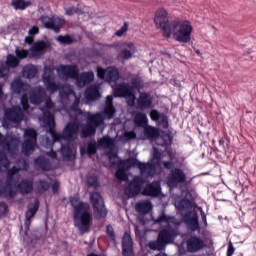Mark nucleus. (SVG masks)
<instances>
[{
	"instance_id": "nucleus-1",
	"label": "nucleus",
	"mask_w": 256,
	"mask_h": 256,
	"mask_svg": "<svg viewBox=\"0 0 256 256\" xmlns=\"http://www.w3.org/2000/svg\"><path fill=\"white\" fill-rule=\"evenodd\" d=\"M85 124H79V122H68L61 133L55 132L52 136L53 143H61V141H75L79 132L81 139H89V137H95L97 128L101 125H105V118L101 112L95 114L86 112Z\"/></svg>"
},
{
	"instance_id": "nucleus-2",
	"label": "nucleus",
	"mask_w": 256,
	"mask_h": 256,
	"mask_svg": "<svg viewBox=\"0 0 256 256\" xmlns=\"http://www.w3.org/2000/svg\"><path fill=\"white\" fill-rule=\"evenodd\" d=\"M70 205L73 206V220L75 227H78L80 233H89L91 223H93V216L91 215V208L85 202H79V197H70Z\"/></svg>"
},
{
	"instance_id": "nucleus-3",
	"label": "nucleus",
	"mask_w": 256,
	"mask_h": 256,
	"mask_svg": "<svg viewBox=\"0 0 256 256\" xmlns=\"http://www.w3.org/2000/svg\"><path fill=\"white\" fill-rule=\"evenodd\" d=\"M161 159H163L161 152L157 148H154V152L152 154V161H156V163H145L137 160L136 158H128L126 160V165L129 168L138 167L141 175H148V177H153V175H155L156 165L161 163Z\"/></svg>"
},
{
	"instance_id": "nucleus-4",
	"label": "nucleus",
	"mask_w": 256,
	"mask_h": 256,
	"mask_svg": "<svg viewBox=\"0 0 256 256\" xmlns=\"http://www.w3.org/2000/svg\"><path fill=\"white\" fill-rule=\"evenodd\" d=\"M177 235H179L177 229L168 226L159 232L156 241L149 242V249L152 251H163L169 243H173V241H175V237H177Z\"/></svg>"
},
{
	"instance_id": "nucleus-5",
	"label": "nucleus",
	"mask_w": 256,
	"mask_h": 256,
	"mask_svg": "<svg viewBox=\"0 0 256 256\" xmlns=\"http://www.w3.org/2000/svg\"><path fill=\"white\" fill-rule=\"evenodd\" d=\"M172 30L175 41L178 43H191V33H193V25L189 20H173Z\"/></svg>"
},
{
	"instance_id": "nucleus-6",
	"label": "nucleus",
	"mask_w": 256,
	"mask_h": 256,
	"mask_svg": "<svg viewBox=\"0 0 256 256\" xmlns=\"http://www.w3.org/2000/svg\"><path fill=\"white\" fill-rule=\"evenodd\" d=\"M154 23L156 25V29H160L162 31V35L165 39L171 38L173 33V22L169 21V12L167 9L161 7L156 10Z\"/></svg>"
},
{
	"instance_id": "nucleus-7",
	"label": "nucleus",
	"mask_w": 256,
	"mask_h": 256,
	"mask_svg": "<svg viewBox=\"0 0 256 256\" xmlns=\"http://www.w3.org/2000/svg\"><path fill=\"white\" fill-rule=\"evenodd\" d=\"M164 169L170 171V174L167 176V184L169 187L175 188L179 185L187 182V174L181 168H175V164L171 161H162Z\"/></svg>"
},
{
	"instance_id": "nucleus-8",
	"label": "nucleus",
	"mask_w": 256,
	"mask_h": 256,
	"mask_svg": "<svg viewBox=\"0 0 256 256\" xmlns=\"http://www.w3.org/2000/svg\"><path fill=\"white\" fill-rule=\"evenodd\" d=\"M90 203L92 204L94 217L97 221H101V219H105L107 215H109V210L105 206V200L101 193L92 192L90 193Z\"/></svg>"
},
{
	"instance_id": "nucleus-9",
	"label": "nucleus",
	"mask_w": 256,
	"mask_h": 256,
	"mask_svg": "<svg viewBox=\"0 0 256 256\" xmlns=\"http://www.w3.org/2000/svg\"><path fill=\"white\" fill-rule=\"evenodd\" d=\"M113 93L114 97H123L126 99V102L130 107L135 106L137 96L135 95V90L129 83L116 84L115 87H113Z\"/></svg>"
},
{
	"instance_id": "nucleus-10",
	"label": "nucleus",
	"mask_w": 256,
	"mask_h": 256,
	"mask_svg": "<svg viewBox=\"0 0 256 256\" xmlns=\"http://www.w3.org/2000/svg\"><path fill=\"white\" fill-rule=\"evenodd\" d=\"M37 147V131L28 128L24 131V142L22 143V153L29 157Z\"/></svg>"
},
{
	"instance_id": "nucleus-11",
	"label": "nucleus",
	"mask_w": 256,
	"mask_h": 256,
	"mask_svg": "<svg viewBox=\"0 0 256 256\" xmlns=\"http://www.w3.org/2000/svg\"><path fill=\"white\" fill-rule=\"evenodd\" d=\"M20 146L21 141L18 138H7L3 136V134H1L0 132V147H2L4 151H7L12 159H15V157H17Z\"/></svg>"
},
{
	"instance_id": "nucleus-12",
	"label": "nucleus",
	"mask_w": 256,
	"mask_h": 256,
	"mask_svg": "<svg viewBox=\"0 0 256 256\" xmlns=\"http://www.w3.org/2000/svg\"><path fill=\"white\" fill-rule=\"evenodd\" d=\"M145 183L147 180L142 176H134L132 181L125 188V193L129 197V199L133 197H137L143 191V187H145Z\"/></svg>"
},
{
	"instance_id": "nucleus-13",
	"label": "nucleus",
	"mask_w": 256,
	"mask_h": 256,
	"mask_svg": "<svg viewBox=\"0 0 256 256\" xmlns=\"http://www.w3.org/2000/svg\"><path fill=\"white\" fill-rule=\"evenodd\" d=\"M17 165H22V168H19L17 166H13L12 168H7L6 171V183L9 187H13L15 185V175L19 173V171H27L29 169V163H27V160L25 159H19L17 160Z\"/></svg>"
},
{
	"instance_id": "nucleus-14",
	"label": "nucleus",
	"mask_w": 256,
	"mask_h": 256,
	"mask_svg": "<svg viewBox=\"0 0 256 256\" xmlns=\"http://www.w3.org/2000/svg\"><path fill=\"white\" fill-rule=\"evenodd\" d=\"M97 76L99 79L107 81V83H117L119 81V70L115 67H98Z\"/></svg>"
},
{
	"instance_id": "nucleus-15",
	"label": "nucleus",
	"mask_w": 256,
	"mask_h": 256,
	"mask_svg": "<svg viewBox=\"0 0 256 256\" xmlns=\"http://www.w3.org/2000/svg\"><path fill=\"white\" fill-rule=\"evenodd\" d=\"M40 21L45 29L54 31V33H61V27H63V19L57 16H42Z\"/></svg>"
},
{
	"instance_id": "nucleus-16",
	"label": "nucleus",
	"mask_w": 256,
	"mask_h": 256,
	"mask_svg": "<svg viewBox=\"0 0 256 256\" xmlns=\"http://www.w3.org/2000/svg\"><path fill=\"white\" fill-rule=\"evenodd\" d=\"M24 117L25 115L23 114L21 106L15 105L4 110V119L9 121V123L19 124L21 121H23Z\"/></svg>"
},
{
	"instance_id": "nucleus-17",
	"label": "nucleus",
	"mask_w": 256,
	"mask_h": 256,
	"mask_svg": "<svg viewBox=\"0 0 256 256\" xmlns=\"http://www.w3.org/2000/svg\"><path fill=\"white\" fill-rule=\"evenodd\" d=\"M118 49H120L118 53V58L122 61H129V59H132L133 54L137 51V47H135V43L133 42L119 43Z\"/></svg>"
},
{
	"instance_id": "nucleus-18",
	"label": "nucleus",
	"mask_w": 256,
	"mask_h": 256,
	"mask_svg": "<svg viewBox=\"0 0 256 256\" xmlns=\"http://www.w3.org/2000/svg\"><path fill=\"white\" fill-rule=\"evenodd\" d=\"M186 247L189 253H199V251L207 247V244L201 237L194 235L187 239Z\"/></svg>"
},
{
	"instance_id": "nucleus-19",
	"label": "nucleus",
	"mask_w": 256,
	"mask_h": 256,
	"mask_svg": "<svg viewBox=\"0 0 256 256\" xmlns=\"http://www.w3.org/2000/svg\"><path fill=\"white\" fill-rule=\"evenodd\" d=\"M19 58L13 54H8L6 56L5 64L0 65V79L3 77H7V73H9V69H15V67H19ZM9 69H8V68Z\"/></svg>"
},
{
	"instance_id": "nucleus-20",
	"label": "nucleus",
	"mask_w": 256,
	"mask_h": 256,
	"mask_svg": "<svg viewBox=\"0 0 256 256\" xmlns=\"http://www.w3.org/2000/svg\"><path fill=\"white\" fill-rule=\"evenodd\" d=\"M47 99V92L42 86L33 88L29 95V101L32 105H41Z\"/></svg>"
},
{
	"instance_id": "nucleus-21",
	"label": "nucleus",
	"mask_w": 256,
	"mask_h": 256,
	"mask_svg": "<svg viewBox=\"0 0 256 256\" xmlns=\"http://www.w3.org/2000/svg\"><path fill=\"white\" fill-rule=\"evenodd\" d=\"M57 73L65 77V79H76L79 75V68L75 65H63L61 64L57 69Z\"/></svg>"
},
{
	"instance_id": "nucleus-22",
	"label": "nucleus",
	"mask_w": 256,
	"mask_h": 256,
	"mask_svg": "<svg viewBox=\"0 0 256 256\" xmlns=\"http://www.w3.org/2000/svg\"><path fill=\"white\" fill-rule=\"evenodd\" d=\"M51 49V44L43 40H38L32 44V47L29 49L33 57H41L47 51Z\"/></svg>"
},
{
	"instance_id": "nucleus-23",
	"label": "nucleus",
	"mask_w": 256,
	"mask_h": 256,
	"mask_svg": "<svg viewBox=\"0 0 256 256\" xmlns=\"http://www.w3.org/2000/svg\"><path fill=\"white\" fill-rule=\"evenodd\" d=\"M146 197H159L161 195V182L153 181L147 184L142 192Z\"/></svg>"
},
{
	"instance_id": "nucleus-24",
	"label": "nucleus",
	"mask_w": 256,
	"mask_h": 256,
	"mask_svg": "<svg viewBox=\"0 0 256 256\" xmlns=\"http://www.w3.org/2000/svg\"><path fill=\"white\" fill-rule=\"evenodd\" d=\"M60 153L64 161H73L75 160V153H77V150L73 143L68 142L66 144H61Z\"/></svg>"
},
{
	"instance_id": "nucleus-25",
	"label": "nucleus",
	"mask_w": 256,
	"mask_h": 256,
	"mask_svg": "<svg viewBox=\"0 0 256 256\" xmlns=\"http://www.w3.org/2000/svg\"><path fill=\"white\" fill-rule=\"evenodd\" d=\"M122 255L135 256L133 253V238H131V234L128 232H125L122 238Z\"/></svg>"
},
{
	"instance_id": "nucleus-26",
	"label": "nucleus",
	"mask_w": 256,
	"mask_h": 256,
	"mask_svg": "<svg viewBox=\"0 0 256 256\" xmlns=\"http://www.w3.org/2000/svg\"><path fill=\"white\" fill-rule=\"evenodd\" d=\"M137 105L139 109H151L153 107V96L148 92H140L137 98Z\"/></svg>"
},
{
	"instance_id": "nucleus-27",
	"label": "nucleus",
	"mask_w": 256,
	"mask_h": 256,
	"mask_svg": "<svg viewBox=\"0 0 256 256\" xmlns=\"http://www.w3.org/2000/svg\"><path fill=\"white\" fill-rule=\"evenodd\" d=\"M42 112H43V116H42V120L44 125H47V127L49 128V133L51 135V137H53V135H55V116H53V114L49 111V110H45V108H42Z\"/></svg>"
},
{
	"instance_id": "nucleus-28",
	"label": "nucleus",
	"mask_w": 256,
	"mask_h": 256,
	"mask_svg": "<svg viewBox=\"0 0 256 256\" xmlns=\"http://www.w3.org/2000/svg\"><path fill=\"white\" fill-rule=\"evenodd\" d=\"M42 81L50 93H55L56 91H59L61 89V85L59 83H56L55 77L51 74H44L42 77Z\"/></svg>"
},
{
	"instance_id": "nucleus-29",
	"label": "nucleus",
	"mask_w": 256,
	"mask_h": 256,
	"mask_svg": "<svg viewBox=\"0 0 256 256\" xmlns=\"http://www.w3.org/2000/svg\"><path fill=\"white\" fill-rule=\"evenodd\" d=\"M77 87H86L95 80V74L92 71L82 72L75 78Z\"/></svg>"
},
{
	"instance_id": "nucleus-30",
	"label": "nucleus",
	"mask_w": 256,
	"mask_h": 256,
	"mask_svg": "<svg viewBox=\"0 0 256 256\" xmlns=\"http://www.w3.org/2000/svg\"><path fill=\"white\" fill-rule=\"evenodd\" d=\"M30 88L31 86L21 81V79H15L11 83V89L16 95L27 94V91H29Z\"/></svg>"
},
{
	"instance_id": "nucleus-31",
	"label": "nucleus",
	"mask_w": 256,
	"mask_h": 256,
	"mask_svg": "<svg viewBox=\"0 0 256 256\" xmlns=\"http://www.w3.org/2000/svg\"><path fill=\"white\" fill-rule=\"evenodd\" d=\"M60 90L59 91V97H60V101L61 103H69V97L70 95H73V97H75V95L77 93H75V90H73V86L71 85H63V86H60Z\"/></svg>"
},
{
	"instance_id": "nucleus-32",
	"label": "nucleus",
	"mask_w": 256,
	"mask_h": 256,
	"mask_svg": "<svg viewBox=\"0 0 256 256\" xmlns=\"http://www.w3.org/2000/svg\"><path fill=\"white\" fill-rule=\"evenodd\" d=\"M84 97L86 101H97L101 98V92L99 91V86H88L84 92Z\"/></svg>"
},
{
	"instance_id": "nucleus-33",
	"label": "nucleus",
	"mask_w": 256,
	"mask_h": 256,
	"mask_svg": "<svg viewBox=\"0 0 256 256\" xmlns=\"http://www.w3.org/2000/svg\"><path fill=\"white\" fill-rule=\"evenodd\" d=\"M151 209H153V204L149 200H140L135 205V210L140 215H147Z\"/></svg>"
},
{
	"instance_id": "nucleus-34",
	"label": "nucleus",
	"mask_w": 256,
	"mask_h": 256,
	"mask_svg": "<svg viewBox=\"0 0 256 256\" xmlns=\"http://www.w3.org/2000/svg\"><path fill=\"white\" fill-rule=\"evenodd\" d=\"M34 165L41 171H51V161L44 156H38L34 159Z\"/></svg>"
},
{
	"instance_id": "nucleus-35",
	"label": "nucleus",
	"mask_w": 256,
	"mask_h": 256,
	"mask_svg": "<svg viewBox=\"0 0 256 256\" xmlns=\"http://www.w3.org/2000/svg\"><path fill=\"white\" fill-rule=\"evenodd\" d=\"M17 189L20 195H29V193L33 191V182L28 179H23L18 183Z\"/></svg>"
},
{
	"instance_id": "nucleus-36",
	"label": "nucleus",
	"mask_w": 256,
	"mask_h": 256,
	"mask_svg": "<svg viewBox=\"0 0 256 256\" xmlns=\"http://www.w3.org/2000/svg\"><path fill=\"white\" fill-rule=\"evenodd\" d=\"M97 150V141L92 140L86 144V149H80V153L81 155H84V153H86L88 157H93V155H97Z\"/></svg>"
},
{
	"instance_id": "nucleus-37",
	"label": "nucleus",
	"mask_w": 256,
	"mask_h": 256,
	"mask_svg": "<svg viewBox=\"0 0 256 256\" xmlns=\"http://www.w3.org/2000/svg\"><path fill=\"white\" fill-rule=\"evenodd\" d=\"M150 119L152 121H159V119H161L163 125H164V129H167V127H169V120L167 118V116L165 115H161V113H159V110L153 109L150 111Z\"/></svg>"
},
{
	"instance_id": "nucleus-38",
	"label": "nucleus",
	"mask_w": 256,
	"mask_h": 256,
	"mask_svg": "<svg viewBox=\"0 0 256 256\" xmlns=\"http://www.w3.org/2000/svg\"><path fill=\"white\" fill-rule=\"evenodd\" d=\"M155 223H168V225H181L175 216H167L165 213L160 215L156 220Z\"/></svg>"
},
{
	"instance_id": "nucleus-39",
	"label": "nucleus",
	"mask_w": 256,
	"mask_h": 256,
	"mask_svg": "<svg viewBox=\"0 0 256 256\" xmlns=\"http://www.w3.org/2000/svg\"><path fill=\"white\" fill-rule=\"evenodd\" d=\"M37 211H39V200L36 199L34 204L28 207V210L25 213L26 221H31L35 215H37Z\"/></svg>"
},
{
	"instance_id": "nucleus-40",
	"label": "nucleus",
	"mask_w": 256,
	"mask_h": 256,
	"mask_svg": "<svg viewBox=\"0 0 256 256\" xmlns=\"http://www.w3.org/2000/svg\"><path fill=\"white\" fill-rule=\"evenodd\" d=\"M134 123L137 127H145L149 123V119L147 118V114L143 112H138L134 116Z\"/></svg>"
},
{
	"instance_id": "nucleus-41",
	"label": "nucleus",
	"mask_w": 256,
	"mask_h": 256,
	"mask_svg": "<svg viewBox=\"0 0 256 256\" xmlns=\"http://www.w3.org/2000/svg\"><path fill=\"white\" fill-rule=\"evenodd\" d=\"M37 75V68L34 65L24 66L22 69V77L25 79H33Z\"/></svg>"
},
{
	"instance_id": "nucleus-42",
	"label": "nucleus",
	"mask_w": 256,
	"mask_h": 256,
	"mask_svg": "<svg viewBox=\"0 0 256 256\" xmlns=\"http://www.w3.org/2000/svg\"><path fill=\"white\" fill-rule=\"evenodd\" d=\"M74 98L75 99H74L72 105L70 106V111H73L74 115L76 117H79V116L83 115V111L81 110V108H79V104L81 103V97L77 96V94H75Z\"/></svg>"
},
{
	"instance_id": "nucleus-43",
	"label": "nucleus",
	"mask_w": 256,
	"mask_h": 256,
	"mask_svg": "<svg viewBox=\"0 0 256 256\" xmlns=\"http://www.w3.org/2000/svg\"><path fill=\"white\" fill-rule=\"evenodd\" d=\"M11 5L16 11H25L27 7L31 6V2L25 0H12Z\"/></svg>"
},
{
	"instance_id": "nucleus-44",
	"label": "nucleus",
	"mask_w": 256,
	"mask_h": 256,
	"mask_svg": "<svg viewBox=\"0 0 256 256\" xmlns=\"http://www.w3.org/2000/svg\"><path fill=\"white\" fill-rule=\"evenodd\" d=\"M144 135L147 139H157L159 137V130L153 126H146L144 128Z\"/></svg>"
},
{
	"instance_id": "nucleus-45",
	"label": "nucleus",
	"mask_w": 256,
	"mask_h": 256,
	"mask_svg": "<svg viewBox=\"0 0 256 256\" xmlns=\"http://www.w3.org/2000/svg\"><path fill=\"white\" fill-rule=\"evenodd\" d=\"M188 227L193 232L201 231V227L199 226V216H197V214L188 220Z\"/></svg>"
},
{
	"instance_id": "nucleus-46",
	"label": "nucleus",
	"mask_w": 256,
	"mask_h": 256,
	"mask_svg": "<svg viewBox=\"0 0 256 256\" xmlns=\"http://www.w3.org/2000/svg\"><path fill=\"white\" fill-rule=\"evenodd\" d=\"M131 85H132L131 87H133L134 91H135V89L137 91H141V89H143V87H145L143 78H141L140 76H134L132 78Z\"/></svg>"
},
{
	"instance_id": "nucleus-47",
	"label": "nucleus",
	"mask_w": 256,
	"mask_h": 256,
	"mask_svg": "<svg viewBox=\"0 0 256 256\" xmlns=\"http://www.w3.org/2000/svg\"><path fill=\"white\" fill-rule=\"evenodd\" d=\"M106 157H108L109 163L112 167H117L119 165V155L117 152H106Z\"/></svg>"
},
{
	"instance_id": "nucleus-48",
	"label": "nucleus",
	"mask_w": 256,
	"mask_h": 256,
	"mask_svg": "<svg viewBox=\"0 0 256 256\" xmlns=\"http://www.w3.org/2000/svg\"><path fill=\"white\" fill-rule=\"evenodd\" d=\"M87 185L88 187H94V189H97L101 186L99 183V178L95 175H91L87 178Z\"/></svg>"
},
{
	"instance_id": "nucleus-49",
	"label": "nucleus",
	"mask_w": 256,
	"mask_h": 256,
	"mask_svg": "<svg viewBox=\"0 0 256 256\" xmlns=\"http://www.w3.org/2000/svg\"><path fill=\"white\" fill-rule=\"evenodd\" d=\"M106 235L112 241V243H117V237L115 236V229L111 224L106 226Z\"/></svg>"
},
{
	"instance_id": "nucleus-50",
	"label": "nucleus",
	"mask_w": 256,
	"mask_h": 256,
	"mask_svg": "<svg viewBox=\"0 0 256 256\" xmlns=\"http://www.w3.org/2000/svg\"><path fill=\"white\" fill-rule=\"evenodd\" d=\"M6 188L4 189V196L6 199H13L17 192L13 190V186H9L7 182L5 183Z\"/></svg>"
},
{
	"instance_id": "nucleus-51",
	"label": "nucleus",
	"mask_w": 256,
	"mask_h": 256,
	"mask_svg": "<svg viewBox=\"0 0 256 256\" xmlns=\"http://www.w3.org/2000/svg\"><path fill=\"white\" fill-rule=\"evenodd\" d=\"M57 41L61 43L62 45H73L75 42L73 38L69 35H64V36H58Z\"/></svg>"
},
{
	"instance_id": "nucleus-52",
	"label": "nucleus",
	"mask_w": 256,
	"mask_h": 256,
	"mask_svg": "<svg viewBox=\"0 0 256 256\" xmlns=\"http://www.w3.org/2000/svg\"><path fill=\"white\" fill-rule=\"evenodd\" d=\"M83 13V10L78 7L65 8V15H68V17H71V15H83Z\"/></svg>"
},
{
	"instance_id": "nucleus-53",
	"label": "nucleus",
	"mask_w": 256,
	"mask_h": 256,
	"mask_svg": "<svg viewBox=\"0 0 256 256\" xmlns=\"http://www.w3.org/2000/svg\"><path fill=\"white\" fill-rule=\"evenodd\" d=\"M20 105H21L23 111H29V96L27 94L21 95Z\"/></svg>"
},
{
	"instance_id": "nucleus-54",
	"label": "nucleus",
	"mask_w": 256,
	"mask_h": 256,
	"mask_svg": "<svg viewBox=\"0 0 256 256\" xmlns=\"http://www.w3.org/2000/svg\"><path fill=\"white\" fill-rule=\"evenodd\" d=\"M115 113H117L115 106H105L104 114L108 119H113L115 117Z\"/></svg>"
},
{
	"instance_id": "nucleus-55",
	"label": "nucleus",
	"mask_w": 256,
	"mask_h": 256,
	"mask_svg": "<svg viewBox=\"0 0 256 256\" xmlns=\"http://www.w3.org/2000/svg\"><path fill=\"white\" fill-rule=\"evenodd\" d=\"M15 54L17 59L20 61L21 59H27V57L29 56V50H25V49L19 50V47H16Z\"/></svg>"
},
{
	"instance_id": "nucleus-56",
	"label": "nucleus",
	"mask_w": 256,
	"mask_h": 256,
	"mask_svg": "<svg viewBox=\"0 0 256 256\" xmlns=\"http://www.w3.org/2000/svg\"><path fill=\"white\" fill-rule=\"evenodd\" d=\"M11 165V161L7 158V155L3 152H0V167L7 169Z\"/></svg>"
},
{
	"instance_id": "nucleus-57",
	"label": "nucleus",
	"mask_w": 256,
	"mask_h": 256,
	"mask_svg": "<svg viewBox=\"0 0 256 256\" xmlns=\"http://www.w3.org/2000/svg\"><path fill=\"white\" fill-rule=\"evenodd\" d=\"M98 145H100L101 147H109L111 145V137L104 136L98 139Z\"/></svg>"
},
{
	"instance_id": "nucleus-58",
	"label": "nucleus",
	"mask_w": 256,
	"mask_h": 256,
	"mask_svg": "<svg viewBox=\"0 0 256 256\" xmlns=\"http://www.w3.org/2000/svg\"><path fill=\"white\" fill-rule=\"evenodd\" d=\"M49 187H51L49 182H47L45 180H39L38 181V189L40 191H49Z\"/></svg>"
},
{
	"instance_id": "nucleus-59",
	"label": "nucleus",
	"mask_w": 256,
	"mask_h": 256,
	"mask_svg": "<svg viewBox=\"0 0 256 256\" xmlns=\"http://www.w3.org/2000/svg\"><path fill=\"white\" fill-rule=\"evenodd\" d=\"M116 177L117 179H119V181H127L128 177H127V173H125V170L119 168L116 171Z\"/></svg>"
},
{
	"instance_id": "nucleus-60",
	"label": "nucleus",
	"mask_w": 256,
	"mask_h": 256,
	"mask_svg": "<svg viewBox=\"0 0 256 256\" xmlns=\"http://www.w3.org/2000/svg\"><path fill=\"white\" fill-rule=\"evenodd\" d=\"M128 29H129V24L125 22L123 26L115 33L116 37H123V35L127 33Z\"/></svg>"
},
{
	"instance_id": "nucleus-61",
	"label": "nucleus",
	"mask_w": 256,
	"mask_h": 256,
	"mask_svg": "<svg viewBox=\"0 0 256 256\" xmlns=\"http://www.w3.org/2000/svg\"><path fill=\"white\" fill-rule=\"evenodd\" d=\"M7 213H9V206L5 202H0V218L5 217Z\"/></svg>"
},
{
	"instance_id": "nucleus-62",
	"label": "nucleus",
	"mask_w": 256,
	"mask_h": 256,
	"mask_svg": "<svg viewBox=\"0 0 256 256\" xmlns=\"http://www.w3.org/2000/svg\"><path fill=\"white\" fill-rule=\"evenodd\" d=\"M45 107L46 109H55V103L51 100V97L45 98Z\"/></svg>"
},
{
	"instance_id": "nucleus-63",
	"label": "nucleus",
	"mask_w": 256,
	"mask_h": 256,
	"mask_svg": "<svg viewBox=\"0 0 256 256\" xmlns=\"http://www.w3.org/2000/svg\"><path fill=\"white\" fill-rule=\"evenodd\" d=\"M124 137L131 141V139H137V133L135 131H128L125 132Z\"/></svg>"
},
{
	"instance_id": "nucleus-64",
	"label": "nucleus",
	"mask_w": 256,
	"mask_h": 256,
	"mask_svg": "<svg viewBox=\"0 0 256 256\" xmlns=\"http://www.w3.org/2000/svg\"><path fill=\"white\" fill-rule=\"evenodd\" d=\"M235 253V247L233 246V242L228 243L227 256H232Z\"/></svg>"
}]
</instances>
